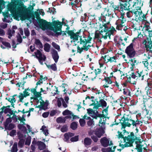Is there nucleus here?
<instances>
[{
    "label": "nucleus",
    "instance_id": "1",
    "mask_svg": "<svg viewBox=\"0 0 152 152\" xmlns=\"http://www.w3.org/2000/svg\"><path fill=\"white\" fill-rule=\"evenodd\" d=\"M67 34L70 36V38L72 39L73 42H75L78 40V37H80V44L82 45L81 48L79 46L77 48V51L81 53L83 50L86 51L88 50L91 46L88 44L92 39V38L90 36H86L85 37L80 36V31L75 33L72 31H68Z\"/></svg>",
    "mask_w": 152,
    "mask_h": 152
},
{
    "label": "nucleus",
    "instance_id": "2",
    "mask_svg": "<svg viewBox=\"0 0 152 152\" xmlns=\"http://www.w3.org/2000/svg\"><path fill=\"white\" fill-rule=\"evenodd\" d=\"M41 25V28L43 30L49 29L53 31L54 33L52 34L53 36L58 37L60 35H62L63 36L66 34L64 31L57 32V31L61 30L62 26L61 23L58 21H54L51 24L45 20H42Z\"/></svg>",
    "mask_w": 152,
    "mask_h": 152
},
{
    "label": "nucleus",
    "instance_id": "3",
    "mask_svg": "<svg viewBox=\"0 0 152 152\" xmlns=\"http://www.w3.org/2000/svg\"><path fill=\"white\" fill-rule=\"evenodd\" d=\"M110 26L109 22L104 23L101 26L99 29V32L96 31L95 33V37L98 39L103 38L105 39H107L108 37H110V35L115 31V29L113 27L110 30Z\"/></svg>",
    "mask_w": 152,
    "mask_h": 152
},
{
    "label": "nucleus",
    "instance_id": "4",
    "mask_svg": "<svg viewBox=\"0 0 152 152\" xmlns=\"http://www.w3.org/2000/svg\"><path fill=\"white\" fill-rule=\"evenodd\" d=\"M24 0H12V2L8 4V9L14 15L17 17H21L23 5L22 1Z\"/></svg>",
    "mask_w": 152,
    "mask_h": 152
},
{
    "label": "nucleus",
    "instance_id": "5",
    "mask_svg": "<svg viewBox=\"0 0 152 152\" xmlns=\"http://www.w3.org/2000/svg\"><path fill=\"white\" fill-rule=\"evenodd\" d=\"M99 121V126L103 128H104L106 118L103 114H98L94 118Z\"/></svg>",
    "mask_w": 152,
    "mask_h": 152
},
{
    "label": "nucleus",
    "instance_id": "6",
    "mask_svg": "<svg viewBox=\"0 0 152 152\" xmlns=\"http://www.w3.org/2000/svg\"><path fill=\"white\" fill-rule=\"evenodd\" d=\"M142 44L144 45V47L147 51L152 52V41L151 38H147L146 39H144Z\"/></svg>",
    "mask_w": 152,
    "mask_h": 152
},
{
    "label": "nucleus",
    "instance_id": "7",
    "mask_svg": "<svg viewBox=\"0 0 152 152\" xmlns=\"http://www.w3.org/2000/svg\"><path fill=\"white\" fill-rule=\"evenodd\" d=\"M125 51L130 58L133 57L135 55L136 52L133 48L132 43H131L126 48Z\"/></svg>",
    "mask_w": 152,
    "mask_h": 152
},
{
    "label": "nucleus",
    "instance_id": "8",
    "mask_svg": "<svg viewBox=\"0 0 152 152\" xmlns=\"http://www.w3.org/2000/svg\"><path fill=\"white\" fill-rule=\"evenodd\" d=\"M126 21L125 19L124 18L123 16H121L116 22V29L118 30H121L123 27L125 25Z\"/></svg>",
    "mask_w": 152,
    "mask_h": 152
},
{
    "label": "nucleus",
    "instance_id": "9",
    "mask_svg": "<svg viewBox=\"0 0 152 152\" xmlns=\"http://www.w3.org/2000/svg\"><path fill=\"white\" fill-rule=\"evenodd\" d=\"M130 75L131 76V77H129V82L130 83L133 84H135L136 82L134 81V83H132V79H137V78L138 77H140L141 76V80H143L144 77L145 76L143 74L142 72H140V73H137L136 75L134 74L133 73H132V75Z\"/></svg>",
    "mask_w": 152,
    "mask_h": 152
},
{
    "label": "nucleus",
    "instance_id": "10",
    "mask_svg": "<svg viewBox=\"0 0 152 152\" xmlns=\"http://www.w3.org/2000/svg\"><path fill=\"white\" fill-rule=\"evenodd\" d=\"M100 141L102 145L104 147H107L113 144L112 141H110L109 139L105 137L102 138Z\"/></svg>",
    "mask_w": 152,
    "mask_h": 152
},
{
    "label": "nucleus",
    "instance_id": "11",
    "mask_svg": "<svg viewBox=\"0 0 152 152\" xmlns=\"http://www.w3.org/2000/svg\"><path fill=\"white\" fill-rule=\"evenodd\" d=\"M35 54L36 57L39 59V62L42 64L43 61H44L45 60V56L39 50H37L36 52H35Z\"/></svg>",
    "mask_w": 152,
    "mask_h": 152
},
{
    "label": "nucleus",
    "instance_id": "12",
    "mask_svg": "<svg viewBox=\"0 0 152 152\" xmlns=\"http://www.w3.org/2000/svg\"><path fill=\"white\" fill-rule=\"evenodd\" d=\"M41 91L40 92H38L36 91V89H31V92L33 93L34 95L32 97H31V99H34V100H37V99L38 97H40L41 94V92H44L45 91H43L42 88H41Z\"/></svg>",
    "mask_w": 152,
    "mask_h": 152
},
{
    "label": "nucleus",
    "instance_id": "13",
    "mask_svg": "<svg viewBox=\"0 0 152 152\" xmlns=\"http://www.w3.org/2000/svg\"><path fill=\"white\" fill-rule=\"evenodd\" d=\"M130 1H124L121 0V8L122 10H128L129 8V6L130 5Z\"/></svg>",
    "mask_w": 152,
    "mask_h": 152
},
{
    "label": "nucleus",
    "instance_id": "14",
    "mask_svg": "<svg viewBox=\"0 0 152 152\" xmlns=\"http://www.w3.org/2000/svg\"><path fill=\"white\" fill-rule=\"evenodd\" d=\"M126 141L129 143H131V142L137 140V137L134 136L133 132H131L130 134L128 135L127 137H125L124 138Z\"/></svg>",
    "mask_w": 152,
    "mask_h": 152
},
{
    "label": "nucleus",
    "instance_id": "15",
    "mask_svg": "<svg viewBox=\"0 0 152 152\" xmlns=\"http://www.w3.org/2000/svg\"><path fill=\"white\" fill-rule=\"evenodd\" d=\"M121 140L119 141V146L122 148H124V147L129 146L131 145V143L127 142L126 139L124 138L121 139Z\"/></svg>",
    "mask_w": 152,
    "mask_h": 152
},
{
    "label": "nucleus",
    "instance_id": "16",
    "mask_svg": "<svg viewBox=\"0 0 152 152\" xmlns=\"http://www.w3.org/2000/svg\"><path fill=\"white\" fill-rule=\"evenodd\" d=\"M104 128L101 127L97 130L94 132L95 134L98 138H100L104 133V132L103 129Z\"/></svg>",
    "mask_w": 152,
    "mask_h": 152
},
{
    "label": "nucleus",
    "instance_id": "17",
    "mask_svg": "<svg viewBox=\"0 0 152 152\" xmlns=\"http://www.w3.org/2000/svg\"><path fill=\"white\" fill-rule=\"evenodd\" d=\"M87 98H88V101L89 102L90 105H94L95 106L94 107H94H96V105L97 104V103H96L95 100H94V97L93 96H91L90 98L89 96H87L86 98V99H87Z\"/></svg>",
    "mask_w": 152,
    "mask_h": 152
},
{
    "label": "nucleus",
    "instance_id": "18",
    "mask_svg": "<svg viewBox=\"0 0 152 152\" xmlns=\"http://www.w3.org/2000/svg\"><path fill=\"white\" fill-rule=\"evenodd\" d=\"M143 33L145 36H147V34H148V36L149 37L151 38L152 37V30H150L148 27H146L144 28V31Z\"/></svg>",
    "mask_w": 152,
    "mask_h": 152
},
{
    "label": "nucleus",
    "instance_id": "19",
    "mask_svg": "<svg viewBox=\"0 0 152 152\" xmlns=\"http://www.w3.org/2000/svg\"><path fill=\"white\" fill-rule=\"evenodd\" d=\"M84 119L89 120V121L87 122V124L88 126L92 127L94 125V121H93V119H91L90 117H87L86 115H85L84 116Z\"/></svg>",
    "mask_w": 152,
    "mask_h": 152
},
{
    "label": "nucleus",
    "instance_id": "20",
    "mask_svg": "<svg viewBox=\"0 0 152 152\" xmlns=\"http://www.w3.org/2000/svg\"><path fill=\"white\" fill-rule=\"evenodd\" d=\"M133 7L134 9H135L136 10H141V2L139 1H136L133 2Z\"/></svg>",
    "mask_w": 152,
    "mask_h": 152
},
{
    "label": "nucleus",
    "instance_id": "21",
    "mask_svg": "<svg viewBox=\"0 0 152 152\" xmlns=\"http://www.w3.org/2000/svg\"><path fill=\"white\" fill-rule=\"evenodd\" d=\"M15 96H18L17 95H14L12 96H11L10 97L8 98V99L7 98L6 99L11 103V105L12 106L14 107V106L15 104H14L16 102V100L15 99Z\"/></svg>",
    "mask_w": 152,
    "mask_h": 152
},
{
    "label": "nucleus",
    "instance_id": "22",
    "mask_svg": "<svg viewBox=\"0 0 152 152\" xmlns=\"http://www.w3.org/2000/svg\"><path fill=\"white\" fill-rule=\"evenodd\" d=\"M107 103L103 99H101L99 101V103L97 102V104L96 105V107L97 108L102 106V107H106Z\"/></svg>",
    "mask_w": 152,
    "mask_h": 152
},
{
    "label": "nucleus",
    "instance_id": "23",
    "mask_svg": "<svg viewBox=\"0 0 152 152\" xmlns=\"http://www.w3.org/2000/svg\"><path fill=\"white\" fill-rule=\"evenodd\" d=\"M37 144L38 148L40 150H43L46 148V145L43 142L41 141H39L37 142Z\"/></svg>",
    "mask_w": 152,
    "mask_h": 152
},
{
    "label": "nucleus",
    "instance_id": "24",
    "mask_svg": "<svg viewBox=\"0 0 152 152\" xmlns=\"http://www.w3.org/2000/svg\"><path fill=\"white\" fill-rule=\"evenodd\" d=\"M50 91L52 94V95L54 96L58 94L57 88L55 86H52L51 88H50Z\"/></svg>",
    "mask_w": 152,
    "mask_h": 152
},
{
    "label": "nucleus",
    "instance_id": "25",
    "mask_svg": "<svg viewBox=\"0 0 152 152\" xmlns=\"http://www.w3.org/2000/svg\"><path fill=\"white\" fill-rule=\"evenodd\" d=\"M52 57L56 63L57 62L59 58V56L57 51L54 50L52 53Z\"/></svg>",
    "mask_w": 152,
    "mask_h": 152
},
{
    "label": "nucleus",
    "instance_id": "26",
    "mask_svg": "<svg viewBox=\"0 0 152 152\" xmlns=\"http://www.w3.org/2000/svg\"><path fill=\"white\" fill-rule=\"evenodd\" d=\"M133 120H125L124 122V125L129 127H130L132 125H133Z\"/></svg>",
    "mask_w": 152,
    "mask_h": 152
},
{
    "label": "nucleus",
    "instance_id": "27",
    "mask_svg": "<svg viewBox=\"0 0 152 152\" xmlns=\"http://www.w3.org/2000/svg\"><path fill=\"white\" fill-rule=\"evenodd\" d=\"M74 135V134L73 133L69 132L68 133H66L65 134H64V140L66 141L68 140L70 137H71Z\"/></svg>",
    "mask_w": 152,
    "mask_h": 152
},
{
    "label": "nucleus",
    "instance_id": "28",
    "mask_svg": "<svg viewBox=\"0 0 152 152\" xmlns=\"http://www.w3.org/2000/svg\"><path fill=\"white\" fill-rule=\"evenodd\" d=\"M146 18L145 15L143 14L142 12L138 17L137 18L136 20H139L141 21H143L145 20Z\"/></svg>",
    "mask_w": 152,
    "mask_h": 152
},
{
    "label": "nucleus",
    "instance_id": "29",
    "mask_svg": "<svg viewBox=\"0 0 152 152\" xmlns=\"http://www.w3.org/2000/svg\"><path fill=\"white\" fill-rule=\"evenodd\" d=\"M142 12L141 10H136L135 9L133 10V15L135 17L136 19H137V18L138 17Z\"/></svg>",
    "mask_w": 152,
    "mask_h": 152
},
{
    "label": "nucleus",
    "instance_id": "30",
    "mask_svg": "<svg viewBox=\"0 0 152 152\" xmlns=\"http://www.w3.org/2000/svg\"><path fill=\"white\" fill-rule=\"evenodd\" d=\"M151 56H150L148 53H146L143 54L141 56L142 59L144 61H147L150 58Z\"/></svg>",
    "mask_w": 152,
    "mask_h": 152
},
{
    "label": "nucleus",
    "instance_id": "31",
    "mask_svg": "<svg viewBox=\"0 0 152 152\" xmlns=\"http://www.w3.org/2000/svg\"><path fill=\"white\" fill-rule=\"evenodd\" d=\"M110 57L108 55H104L102 56L101 59L105 63H107L109 62Z\"/></svg>",
    "mask_w": 152,
    "mask_h": 152
},
{
    "label": "nucleus",
    "instance_id": "32",
    "mask_svg": "<svg viewBox=\"0 0 152 152\" xmlns=\"http://www.w3.org/2000/svg\"><path fill=\"white\" fill-rule=\"evenodd\" d=\"M91 142V140L88 137L86 138L84 140V144L85 146H88L90 145Z\"/></svg>",
    "mask_w": 152,
    "mask_h": 152
},
{
    "label": "nucleus",
    "instance_id": "33",
    "mask_svg": "<svg viewBox=\"0 0 152 152\" xmlns=\"http://www.w3.org/2000/svg\"><path fill=\"white\" fill-rule=\"evenodd\" d=\"M40 130H42L43 132V133L46 136L48 134V129L46 126L43 125L42 126V128L40 129Z\"/></svg>",
    "mask_w": 152,
    "mask_h": 152
},
{
    "label": "nucleus",
    "instance_id": "34",
    "mask_svg": "<svg viewBox=\"0 0 152 152\" xmlns=\"http://www.w3.org/2000/svg\"><path fill=\"white\" fill-rule=\"evenodd\" d=\"M104 80L106 82V85H103V86L104 87L108 88L109 87V86H107V85L111 84L112 82L111 80H110V79L109 77L105 78L104 79Z\"/></svg>",
    "mask_w": 152,
    "mask_h": 152
},
{
    "label": "nucleus",
    "instance_id": "35",
    "mask_svg": "<svg viewBox=\"0 0 152 152\" xmlns=\"http://www.w3.org/2000/svg\"><path fill=\"white\" fill-rule=\"evenodd\" d=\"M35 43L39 48H43L42 44L39 39H36L35 40Z\"/></svg>",
    "mask_w": 152,
    "mask_h": 152
},
{
    "label": "nucleus",
    "instance_id": "36",
    "mask_svg": "<svg viewBox=\"0 0 152 152\" xmlns=\"http://www.w3.org/2000/svg\"><path fill=\"white\" fill-rule=\"evenodd\" d=\"M18 150L17 143L16 142H15L11 149V152H17Z\"/></svg>",
    "mask_w": 152,
    "mask_h": 152
},
{
    "label": "nucleus",
    "instance_id": "37",
    "mask_svg": "<svg viewBox=\"0 0 152 152\" xmlns=\"http://www.w3.org/2000/svg\"><path fill=\"white\" fill-rule=\"evenodd\" d=\"M88 134L90 135L91 136V139L95 142H97V141L98 140V138L96 136L93 135V132H92L91 131H90L89 132Z\"/></svg>",
    "mask_w": 152,
    "mask_h": 152
},
{
    "label": "nucleus",
    "instance_id": "38",
    "mask_svg": "<svg viewBox=\"0 0 152 152\" xmlns=\"http://www.w3.org/2000/svg\"><path fill=\"white\" fill-rule=\"evenodd\" d=\"M3 15L5 17L4 19H3V21L4 22L8 23H9L10 22V20H8L7 19V18H8L9 16V13L7 12L5 13H4Z\"/></svg>",
    "mask_w": 152,
    "mask_h": 152
},
{
    "label": "nucleus",
    "instance_id": "39",
    "mask_svg": "<svg viewBox=\"0 0 152 152\" xmlns=\"http://www.w3.org/2000/svg\"><path fill=\"white\" fill-rule=\"evenodd\" d=\"M102 152H114V150H113L112 148H103L102 149Z\"/></svg>",
    "mask_w": 152,
    "mask_h": 152
},
{
    "label": "nucleus",
    "instance_id": "40",
    "mask_svg": "<svg viewBox=\"0 0 152 152\" xmlns=\"http://www.w3.org/2000/svg\"><path fill=\"white\" fill-rule=\"evenodd\" d=\"M40 103L41 108L44 109H46L48 105V102H45L44 101L42 102H40Z\"/></svg>",
    "mask_w": 152,
    "mask_h": 152
},
{
    "label": "nucleus",
    "instance_id": "41",
    "mask_svg": "<svg viewBox=\"0 0 152 152\" xmlns=\"http://www.w3.org/2000/svg\"><path fill=\"white\" fill-rule=\"evenodd\" d=\"M66 119L64 117H60L56 119V121L58 123H64Z\"/></svg>",
    "mask_w": 152,
    "mask_h": 152
},
{
    "label": "nucleus",
    "instance_id": "42",
    "mask_svg": "<svg viewBox=\"0 0 152 152\" xmlns=\"http://www.w3.org/2000/svg\"><path fill=\"white\" fill-rule=\"evenodd\" d=\"M50 48V45L48 43H45L44 45V50L47 52H49Z\"/></svg>",
    "mask_w": 152,
    "mask_h": 152
},
{
    "label": "nucleus",
    "instance_id": "43",
    "mask_svg": "<svg viewBox=\"0 0 152 152\" xmlns=\"http://www.w3.org/2000/svg\"><path fill=\"white\" fill-rule=\"evenodd\" d=\"M15 31L14 30L12 29V30H9L8 31V34L9 35L8 37L9 39L11 38V37L13 35H14V34L15 33Z\"/></svg>",
    "mask_w": 152,
    "mask_h": 152
},
{
    "label": "nucleus",
    "instance_id": "44",
    "mask_svg": "<svg viewBox=\"0 0 152 152\" xmlns=\"http://www.w3.org/2000/svg\"><path fill=\"white\" fill-rule=\"evenodd\" d=\"M40 80L37 82L36 83V85L37 86H38L39 85H40L41 84H42L43 82L42 80L43 79V77L41 75L40 76ZM44 80H46L47 79V78L46 77H44L43 78Z\"/></svg>",
    "mask_w": 152,
    "mask_h": 152
},
{
    "label": "nucleus",
    "instance_id": "45",
    "mask_svg": "<svg viewBox=\"0 0 152 152\" xmlns=\"http://www.w3.org/2000/svg\"><path fill=\"white\" fill-rule=\"evenodd\" d=\"M63 101V99L62 98H60L58 99L57 101V104L58 107H61Z\"/></svg>",
    "mask_w": 152,
    "mask_h": 152
},
{
    "label": "nucleus",
    "instance_id": "46",
    "mask_svg": "<svg viewBox=\"0 0 152 152\" xmlns=\"http://www.w3.org/2000/svg\"><path fill=\"white\" fill-rule=\"evenodd\" d=\"M26 95H24L22 93H20V95L18 96L19 98V101L20 102H22V101L24 97H26Z\"/></svg>",
    "mask_w": 152,
    "mask_h": 152
},
{
    "label": "nucleus",
    "instance_id": "47",
    "mask_svg": "<svg viewBox=\"0 0 152 152\" xmlns=\"http://www.w3.org/2000/svg\"><path fill=\"white\" fill-rule=\"evenodd\" d=\"M61 88L64 92V94H66L68 90V86L66 84H64L62 86Z\"/></svg>",
    "mask_w": 152,
    "mask_h": 152
},
{
    "label": "nucleus",
    "instance_id": "48",
    "mask_svg": "<svg viewBox=\"0 0 152 152\" xmlns=\"http://www.w3.org/2000/svg\"><path fill=\"white\" fill-rule=\"evenodd\" d=\"M48 68L51 69L53 71H56L57 69L56 64H54L51 65L47 66Z\"/></svg>",
    "mask_w": 152,
    "mask_h": 152
},
{
    "label": "nucleus",
    "instance_id": "49",
    "mask_svg": "<svg viewBox=\"0 0 152 152\" xmlns=\"http://www.w3.org/2000/svg\"><path fill=\"white\" fill-rule=\"evenodd\" d=\"M52 45L58 51L60 50V46L54 42H52Z\"/></svg>",
    "mask_w": 152,
    "mask_h": 152
},
{
    "label": "nucleus",
    "instance_id": "50",
    "mask_svg": "<svg viewBox=\"0 0 152 152\" xmlns=\"http://www.w3.org/2000/svg\"><path fill=\"white\" fill-rule=\"evenodd\" d=\"M77 127V124L75 122H73L71 125V128L73 130L75 129Z\"/></svg>",
    "mask_w": 152,
    "mask_h": 152
},
{
    "label": "nucleus",
    "instance_id": "51",
    "mask_svg": "<svg viewBox=\"0 0 152 152\" xmlns=\"http://www.w3.org/2000/svg\"><path fill=\"white\" fill-rule=\"evenodd\" d=\"M10 109L7 107H3L1 108L2 111H3V113L4 112L6 114L8 113Z\"/></svg>",
    "mask_w": 152,
    "mask_h": 152
},
{
    "label": "nucleus",
    "instance_id": "52",
    "mask_svg": "<svg viewBox=\"0 0 152 152\" xmlns=\"http://www.w3.org/2000/svg\"><path fill=\"white\" fill-rule=\"evenodd\" d=\"M62 114L64 115H71L72 112L68 110H66L63 112Z\"/></svg>",
    "mask_w": 152,
    "mask_h": 152
},
{
    "label": "nucleus",
    "instance_id": "53",
    "mask_svg": "<svg viewBox=\"0 0 152 152\" xmlns=\"http://www.w3.org/2000/svg\"><path fill=\"white\" fill-rule=\"evenodd\" d=\"M117 59V57L115 56H114L111 57H110L109 62H110L111 63L113 62H116V61Z\"/></svg>",
    "mask_w": 152,
    "mask_h": 152
},
{
    "label": "nucleus",
    "instance_id": "54",
    "mask_svg": "<svg viewBox=\"0 0 152 152\" xmlns=\"http://www.w3.org/2000/svg\"><path fill=\"white\" fill-rule=\"evenodd\" d=\"M93 6L94 8L96 9H98L100 7V4L97 2L94 3Z\"/></svg>",
    "mask_w": 152,
    "mask_h": 152
},
{
    "label": "nucleus",
    "instance_id": "55",
    "mask_svg": "<svg viewBox=\"0 0 152 152\" xmlns=\"http://www.w3.org/2000/svg\"><path fill=\"white\" fill-rule=\"evenodd\" d=\"M133 15V10L131 11H129L126 13V16L129 18L132 17Z\"/></svg>",
    "mask_w": 152,
    "mask_h": 152
},
{
    "label": "nucleus",
    "instance_id": "56",
    "mask_svg": "<svg viewBox=\"0 0 152 152\" xmlns=\"http://www.w3.org/2000/svg\"><path fill=\"white\" fill-rule=\"evenodd\" d=\"M61 130L62 132H66L67 130V126L66 125L63 126L61 129Z\"/></svg>",
    "mask_w": 152,
    "mask_h": 152
},
{
    "label": "nucleus",
    "instance_id": "57",
    "mask_svg": "<svg viewBox=\"0 0 152 152\" xmlns=\"http://www.w3.org/2000/svg\"><path fill=\"white\" fill-rule=\"evenodd\" d=\"M142 123V121H139L138 120H137L135 121L133 120V126H136L137 125H140Z\"/></svg>",
    "mask_w": 152,
    "mask_h": 152
},
{
    "label": "nucleus",
    "instance_id": "58",
    "mask_svg": "<svg viewBox=\"0 0 152 152\" xmlns=\"http://www.w3.org/2000/svg\"><path fill=\"white\" fill-rule=\"evenodd\" d=\"M80 125L81 126H83L85 124V121L84 119H80L79 120Z\"/></svg>",
    "mask_w": 152,
    "mask_h": 152
},
{
    "label": "nucleus",
    "instance_id": "59",
    "mask_svg": "<svg viewBox=\"0 0 152 152\" xmlns=\"http://www.w3.org/2000/svg\"><path fill=\"white\" fill-rule=\"evenodd\" d=\"M18 128L20 130H23L24 131H26V128L23 125H21L20 124L18 125Z\"/></svg>",
    "mask_w": 152,
    "mask_h": 152
},
{
    "label": "nucleus",
    "instance_id": "60",
    "mask_svg": "<svg viewBox=\"0 0 152 152\" xmlns=\"http://www.w3.org/2000/svg\"><path fill=\"white\" fill-rule=\"evenodd\" d=\"M24 33L26 36L27 37H28L29 36L30 34L29 31L28 30V28H25L24 29Z\"/></svg>",
    "mask_w": 152,
    "mask_h": 152
},
{
    "label": "nucleus",
    "instance_id": "61",
    "mask_svg": "<svg viewBox=\"0 0 152 152\" xmlns=\"http://www.w3.org/2000/svg\"><path fill=\"white\" fill-rule=\"evenodd\" d=\"M34 9L33 7L30 6L28 8V11L31 14L33 13V11Z\"/></svg>",
    "mask_w": 152,
    "mask_h": 152
},
{
    "label": "nucleus",
    "instance_id": "62",
    "mask_svg": "<svg viewBox=\"0 0 152 152\" xmlns=\"http://www.w3.org/2000/svg\"><path fill=\"white\" fill-rule=\"evenodd\" d=\"M2 43L7 48H10L11 47L9 43L5 42H2Z\"/></svg>",
    "mask_w": 152,
    "mask_h": 152
},
{
    "label": "nucleus",
    "instance_id": "63",
    "mask_svg": "<svg viewBox=\"0 0 152 152\" xmlns=\"http://www.w3.org/2000/svg\"><path fill=\"white\" fill-rule=\"evenodd\" d=\"M78 139V136H77L71 138L70 140L72 142H75L77 141Z\"/></svg>",
    "mask_w": 152,
    "mask_h": 152
},
{
    "label": "nucleus",
    "instance_id": "64",
    "mask_svg": "<svg viewBox=\"0 0 152 152\" xmlns=\"http://www.w3.org/2000/svg\"><path fill=\"white\" fill-rule=\"evenodd\" d=\"M17 40L19 43H21L22 42V39L20 35L19 34L17 36Z\"/></svg>",
    "mask_w": 152,
    "mask_h": 152
}]
</instances>
